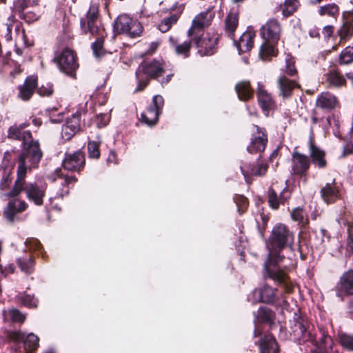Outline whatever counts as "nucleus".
I'll return each mask as SVG.
<instances>
[{"label": "nucleus", "instance_id": "nucleus-1", "mask_svg": "<svg viewBox=\"0 0 353 353\" xmlns=\"http://www.w3.org/2000/svg\"><path fill=\"white\" fill-rule=\"evenodd\" d=\"M293 241V233L284 224L275 225L268 244V258L264 263L265 278H269L278 284L283 285L287 291H290L292 286L288 283V277L284 271L286 268L285 259L279 254V252L285 247H291Z\"/></svg>", "mask_w": 353, "mask_h": 353}, {"label": "nucleus", "instance_id": "nucleus-2", "mask_svg": "<svg viewBox=\"0 0 353 353\" xmlns=\"http://www.w3.org/2000/svg\"><path fill=\"white\" fill-rule=\"evenodd\" d=\"M27 126L23 123L10 126L8 130V138L21 141L24 151L19 156L17 162L18 181L17 188L21 185L20 181L26 176L28 169L36 168L43 156L38 141H33L29 130H23Z\"/></svg>", "mask_w": 353, "mask_h": 353}, {"label": "nucleus", "instance_id": "nucleus-3", "mask_svg": "<svg viewBox=\"0 0 353 353\" xmlns=\"http://www.w3.org/2000/svg\"><path fill=\"white\" fill-rule=\"evenodd\" d=\"M81 28L85 34H90L97 38L92 45L93 54L96 58H100L105 53L103 49V39L106 36L104 28L99 20V5H90L85 17L81 19Z\"/></svg>", "mask_w": 353, "mask_h": 353}, {"label": "nucleus", "instance_id": "nucleus-4", "mask_svg": "<svg viewBox=\"0 0 353 353\" xmlns=\"http://www.w3.org/2000/svg\"><path fill=\"white\" fill-rule=\"evenodd\" d=\"M211 19V15L208 12H201L193 20L192 27L188 30V35L192 41L201 49L199 52L204 55H211L214 53L212 48H207L205 39L200 38V32L205 26H208Z\"/></svg>", "mask_w": 353, "mask_h": 353}, {"label": "nucleus", "instance_id": "nucleus-5", "mask_svg": "<svg viewBox=\"0 0 353 353\" xmlns=\"http://www.w3.org/2000/svg\"><path fill=\"white\" fill-rule=\"evenodd\" d=\"M163 62L153 60L142 63L136 71L137 87L136 91L143 90L151 78H157L164 72Z\"/></svg>", "mask_w": 353, "mask_h": 353}, {"label": "nucleus", "instance_id": "nucleus-6", "mask_svg": "<svg viewBox=\"0 0 353 353\" xmlns=\"http://www.w3.org/2000/svg\"><path fill=\"white\" fill-rule=\"evenodd\" d=\"M24 179L25 176L20 181L21 186L19 188H17V178L13 189L10 192L4 193V194L8 196H16L23 190L27 198L30 201H32L37 205H41L46 193V185L37 183H25Z\"/></svg>", "mask_w": 353, "mask_h": 353}, {"label": "nucleus", "instance_id": "nucleus-7", "mask_svg": "<svg viewBox=\"0 0 353 353\" xmlns=\"http://www.w3.org/2000/svg\"><path fill=\"white\" fill-rule=\"evenodd\" d=\"M114 28L117 33L125 34L131 38L140 36L143 31L140 22L127 14H121L117 18Z\"/></svg>", "mask_w": 353, "mask_h": 353}, {"label": "nucleus", "instance_id": "nucleus-8", "mask_svg": "<svg viewBox=\"0 0 353 353\" xmlns=\"http://www.w3.org/2000/svg\"><path fill=\"white\" fill-rule=\"evenodd\" d=\"M54 61L56 62L59 70L68 75H73L74 72L79 68L76 54L68 48H64L61 53L57 54L54 57Z\"/></svg>", "mask_w": 353, "mask_h": 353}, {"label": "nucleus", "instance_id": "nucleus-9", "mask_svg": "<svg viewBox=\"0 0 353 353\" xmlns=\"http://www.w3.org/2000/svg\"><path fill=\"white\" fill-rule=\"evenodd\" d=\"M163 104V98L161 95H155L152 99V103L141 114V121L148 126L156 125L159 120V116L162 112Z\"/></svg>", "mask_w": 353, "mask_h": 353}, {"label": "nucleus", "instance_id": "nucleus-10", "mask_svg": "<svg viewBox=\"0 0 353 353\" xmlns=\"http://www.w3.org/2000/svg\"><path fill=\"white\" fill-rule=\"evenodd\" d=\"M9 339L16 343L23 342L25 350L28 353H31L39 346V338L33 333H30L25 338L24 334L19 332H11L8 334Z\"/></svg>", "mask_w": 353, "mask_h": 353}, {"label": "nucleus", "instance_id": "nucleus-11", "mask_svg": "<svg viewBox=\"0 0 353 353\" xmlns=\"http://www.w3.org/2000/svg\"><path fill=\"white\" fill-rule=\"evenodd\" d=\"M251 142L248 146L247 150L250 153H258L263 152L268 143V137L263 129L259 128L258 125H254Z\"/></svg>", "mask_w": 353, "mask_h": 353}, {"label": "nucleus", "instance_id": "nucleus-12", "mask_svg": "<svg viewBox=\"0 0 353 353\" xmlns=\"http://www.w3.org/2000/svg\"><path fill=\"white\" fill-rule=\"evenodd\" d=\"M48 178L61 185V188L57 190L55 198H62L69 192L68 185L77 181L74 176H68L62 174L61 169H57Z\"/></svg>", "mask_w": 353, "mask_h": 353}, {"label": "nucleus", "instance_id": "nucleus-13", "mask_svg": "<svg viewBox=\"0 0 353 353\" xmlns=\"http://www.w3.org/2000/svg\"><path fill=\"white\" fill-rule=\"evenodd\" d=\"M281 26L276 19H270L261 28V36L264 41L277 43L280 39Z\"/></svg>", "mask_w": 353, "mask_h": 353}, {"label": "nucleus", "instance_id": "nucleus-14", "mask_svg": "<svg viewBox=\"0 0 353 353\" xmlns=\"http://www.w3.org/2000/svg\"><path fill=\"white\" fill-rule=\"evenodd\" d=\"M85 155L81 151L67 154L62 165L65 170L72 172H79L85 165Z\"/></svg>", "mask_w": 353, "mask_h": 353}, {"label": "nucleus", "instance_id": "nucleus-15", "mask_svg": "<svg viewBox=\"0 0 353 353\" xmlns=\"http://www.w3.org/2000/svg\"><path fill=\"white\" fill-rule=\"evenodd\" d=\"M320 192L322 199L327 204L335 203L341 195L340 185L334 179L331 183H327Z\"/></svg>", "mask_w": 353, "mask_h": 353}, {"label": "nucleus", "instance_id": "nucleus-16", "mask_svg": "<svg viewBox=\"0 0 353 353\" xmlns=\"http://www.w3.org/2000/svg\"><path fill=\"white\" fill-rule=\"evenodd\" d=\"M248 299L253 303L259 302L272 303L275 300L274 290L265 285L261 289H255Z\"/></svg>", "mask_w": 353, "mask_h": 353}, {"label": "nucleus", "instance_id": "nucleus-17", "mask_svg": "<svg viewBox=\"0 0 353 353\" xmlns=\"http://www.w3.org/2000/svg\"><path fill=\"white\" fill-rule=\"evenodd\" d=\"M37 87V77H28L23 84L18 86V97L24 101H29Z\"/></svg>", "mask_w": 353, "mask_h": 353}, {"label": "nucleus", "instance_id": "nucleus-18", "mask_svg": "<svg viewBox=\"0 0 353 353\" xmlns=\"http://www.w3.org/2000/svg\"><path fill=\"white\" fill-rule=\"evenodd\" d=\"M334 342L332 338L326 334L323 330H321V337L315 344L312 350L313 353H338L333 347Z\"/></svg>", "mask_w": 353, "mask_h": 353}, {"label": "nucleus", "instance_id": "nucleus-19", "mask_svg": "<svg viewBox=\"0 0 353 353\" xmlns=\"http://www.w3.org/2000/svg\"><path fill=\"white\" fill-rule=\"evenodd\" d=\"M310 167L308 157L298 152H294L292 154V170L297 175L304 174Z\"/></svg>", "mask_w": 353, "mask_h": 353}, {"label": "nucleus", "instance_id": "nucleus-20", "mask_svg": "<svg viewBox=\"0 0 353 353\" xmlns=\"http://www.w3.org/2000/svg\"><path fill=\"white\" fill-rule=\"evenodd\" d=\"M307 321L300 315L294 314L293 320L291 321L292 334L295 339H304L307 334Z\"/></svg>", "mask_w": 353, "mask_h": 353}, {"label": "nucleus", "instance_id": "nucleus-21", "mask_svg": "<svg viewBox=\"0 0 353 353\" xmlns=\"http://www.w3.org/2000/svg\"><path fill=\"white\" fill-rule=\"evenodd\" d=\"M256 34L251 28H248L242 34L238 41L233 39L234 45L239 50V54L249 51L253 46V39Z\"/></svg>", "mask_w": 353, "mask_h": 353}, {"label": "nucleus", "instance_id": "nucleus-22", "mask_svg": "<svg viewBox=\"0 0 353 353\" xmlns=\"http://www.w3.org/2000/svg\"><path fill=\"white\" fill-rule=\"evenodd\" d=\"M28 207L27 203L24 201H21L17 199L11 200L7 208L4 210V215L6 218L10 222L14 219V216L17 213L24 211Z\"/></svg>", "mask_w": 353, "mask_h": 353}, {"label": "nucleus", "instance_id": "nucleus-23", "mask_svg": "<svg viewBox=\"0 0 353 353\" xmlns=\"http://www.w3.org/2000/svg\"><path fill=\"white\" fill-rule=\"evenodd\" d=\"M80 129V117L77 114H73L66 120L62 128L61 133L67 139H70Z\"/></svg>", "mask_w": 353, "mask_h": 353}, {"label": "nucleus", "instance_id": "nucleus-24", "mask_svg": "<svg viewBox=\"0 0 353 353\" xmlns=\"http://www.w3.org/2000/svg\"><path fill=\"white\" fill-rule=\"evenodd\" d=\"M309 150L312 163L319 168H324L327 164L325 152L316 146L312 141H310Z\"/></svg>", "mask_w": 353, "mask_h": 353}, {"label": "nucleus", "instance_id": "nucleus-25", "mask_svg": "<svg viewBox=\"0 0 353 353\" xmlns=\"http://www.w3.org/2000/svg\"><path fill=\"white\" fill-rule=\"evenodd\" d=\"M268 203L269 205L274 210L279 208V205L284 203L290 196V193L286 189H284L279 194L277 195L276 192L273 189L268 190Z\"/></svg>", "mask_w": 353, "mask_h": 353}, {"label": "nucleus", "instance_id": "nucleus-26", "mask_svg": "<svg viewBox=\"0 0 353 353\" xmlns=\"http://www.w3.org/2000/svg\"><path fill=\"white\" fill-rule=\"evenodd\" d=\"M337 99L334 95L330 92H323L317 98L316 105L322 109L331 110L336 107Z\"/></svg>", "mask_w": 353, "mask_h": 353}, {"label": "nucleus", "instance_id": "nucleus-27", "mask_svg": "<svg viewBox=\"0 0 353 353\" xmlns=\"http://www.w3.org/2000/svg\"><path fill=\"white\" fill-rule=\"evenodd\" d=\"M277 83L281 94L283 98L290 97L293 89L298 86V83L295 81L290 80L285 76L279 77Z\"/></svg>", "mask_w": 353, "mask_h": 353}, {"label": "nucleus", "instance_id": "nucleus-28", "mask_svg": "<svg viewBox=\"0 0 353 353\" xmlns=\"http://www.w3.org/2000/svg\"><path fill=\"white\" fill-rule=\"evenodd\" d=\"M268 166L265 164L259 163L256 165L250 168L246 163L241 166L242 174L246 181L250 176H263L267 171Z\"/></svg>", "mask_w": 353, "mask_h": 353}, {"label": "nucleus", "instance_id": "nucleus-29", "mask_svg": "<svg viewBox=\"0 0 353 353\" xmlns=\"http://www.w3.org/2000/svg\"><path fill=\"white\" fill-rule=\"evenodd\" d=\"M15 12L18 13L19 17L23 19L27 23H32L37 21L41 16L40 12H37L35 9L28 10L24 6L14 5Z\"/></svg>", "mask_w": 353, "mask_h": 353}, {"label": "nucleus", "instance_id": "nucleus-30", "mask_svg": "<svg viewBox=\"0 0 353 353\" xmlns=\"http://www.w3.org/2000/svg\"><path fill=\"white\" fill-rule=\"evenodd\" d=\"M279 347L275 339L270 334L264 336L260 344V353H278Z\"/></svg>", "mask_w": 353, "mask_h": 353}, {"label": "nucleus", "instance_id": "nucleus-31", "mask_svg": "<svg viewBox=\"0 0 353 353\" xmlns=\"http://www.w3.org/2000/svg\"><path fill=\"white\" fill-rule=\"evenodd\" d=\"M276 43L264 41L260 48L259 57L263 61L270 60L272 57H276L277 50L275 48Z\"/></svg>", "mask_w": 353, "mask_h": 353}, {"label": "nucleus", "instance_id": "nucleus-32", "mask_svg": "<svg viewBox=\"0 0 353 353\" xmlns=\"http://www.w3.org/2000/svg\"><path fill=\"white\" fill-rule=\"evenodd\" d=\"M239 24V18L236 13H230L225 20V34L232 39H234V32Z\"/></svg>", "mask_w": 353, "mask_h": 353}, {"label": "nucleus", "instance_id": "nucleus-33", "mask_svg": "<svg viewBox=\"0 0 353 353\" xmlns=\"http://www.w3.org/2000/svg\"><path fill=\"white\" fill-rule=\"evenodd\" d=\"M257 97L259 103L263 110H268L273 107L274 103L271 96L259 84Z\"/></svg>", "mask_w": 353, "mask_h": 353}, {"label": "nucleus", "instance_id": "nucleus-34", "mask_svg": "<svg viewBox=\"0 0 353 353\" xmlns=\"http://www.w3.org/2000/svg\"><path fill=\"white\" fill-rule=\"evenodd\" d=\"M236 91L240 100L246 101L253 95V91L248 81H242L236 84Z\"/></svg>", "mask_w": 353, "mask_h": 353}, {"label": "nucleus", "instance_id": "nucleus-35", "mask_svg": "<svg viewBox=\"0 0 353 353\" xmlns=\"http://www.w3.org/2000/svg\"><path fill=\"white\" fill-rule=\"evenodd\" d=\"M3 319L5 322H19L25 320V316L15 308H9L3 311Z\"/></svg>", "mask_w": 353, "mask_h": 353}, {"label": "nucleus", "instance_id": "nucleus-36", "mask_svg": "<svg viewBox=\"0 0 353 353\" xmlns=\"http://www.w3.org/2000/svg\"><path fill=\"white\" fill-rule=\"evenodd\" d=\"M341 287L347 294H353V270L348 271L343 275Z\"/></svg>", "mask_w": 353, "mask_h": 353}, {"label": "nucleus", "instance_id": "nucleus-37", "mask_svg": "<svg viewBox=\"0 0 353 353\" xmlns=\"http://www.w3.org/2000/svg\"><path fill=\"white\" fill-rule=\"evenodd\" d=\"M327 81L335 87H340L345 84V79L337 71L332 70L327 74Z\"/></svg>", "mask_w": 353, "mask_h": 353}, {"label": "nucleus", "instance_id": "nucleus-38", "mask_svg": "<svg viewBox=\"0 0 353 353\" xmlns=\"http://www.w3.org/2000/svg\"><path fill=\"white\" fill-rule=\"evenodd\" d=\"M339 12L338 6L335 3H330L323 6H321L319 13L321 16L327 15L331 17L336 18Z\"/></svg>", "mask_w": 353, "mask_h": 353}, {"label": "nucleus", "instance_id": "nucleus-39", "mask_svg": "<svg viewBox=\"0 0 353 353\" xmlns=\"http://www.w3.org/2000/svg\"><path fill=\"white\" fill-rule=\"evenodd\" d=\"M17 299L21 304L29 307H35L38 303V300L33 295L26 293H19Z\"/></svg>", "mask_w": 353, "mask_h": 353}, {"label": "nucleus", "instance_id": "nucleus-40", "mask_svg": "<svg viewBox=\"0 0 353 353\" xmlns=\"http://www.w3.org/2000/svg\"><path fill=\"white\" fill-rule=\"evenodd\" d=\"M282 14L284 17H288L292 15L297 8L296 0H285L283 5L280 6Z\"/></svg>", "mask_w": 353, "mask_h": 353}, {"label": "nucleus", "instance_id": "nucleus-41", "mask_svg": "<svg viewBox=\"0 0 353 353\" xmlns=\"http://www.w3.org/2000/svg\"><path fill=\"white\" fill-rule=\"evenodd\" d=\"M341 345L348 351L353 352V334L341 333L339 335Z\"/></svg>", "mask_w": 353, "mask_h": 353}, {"label": "nucleus", "instance_id": "nucleus-42", "mask_svg": "<svg viewBox=\"0 0 353 353\" xmlns=\"http://www.w3.org/2000/svg\"><path fill=\"white\" fill-rule=\"evenodd\" d=\"M17 263L21 271L30 274L32 271L34 259L29 256L26 258H19Z\"/></svg>", "mask_w": 353, "mask_h": 353}, {"label": "nucleus", "instance_id": "nucleus-43", "mask_svg": "<svg viewBox=\"0 0 353 353\" xmlns=\"http://www.w3.org/2000/svg\"><path fill=\"white\" fill-rule=\"evenodd\" d=\"M272 317V311L265 307H261L256 315L254 323L256 322H268L271 321Z\"/></svg>", "mask_w": 353, "mask_h": 353}, {"label": "nucleus", "instance_id": "nucleus-44", "mask_svg": "<svg viewBox=\"0 0 353 353\" xmlns=\"http://www.w3.org/2000/svg\"><path fill=\"white\" fill-rule=\"evenodd\" d=\"M178 15L172 14V16L165 18L159 25V29L161 32H168L171 26L174 24L178 20Z\"/></svg>", "mask_w": 353, "mask_h": 353}, {"label": "nucleus", "instance_id": "nucleus-45", "mask_svg": "<svg viewBox=\"0 0 353 353\" xmlns=\"http://www.w3.org/2000/svg\"><path fill=\"white\" fill-rule=\"evenodd\" d=\"M291 217L293 221L298 222L300 224L305 225L307 223L306 214L301 208H296L291 212Z\"/></svg>", "mask_w": 353, "mask_h": 353}, {"label": "nucleus", "instance_id": "nucleus-46", "mask_svg": "<svg viewBox=\"0 0 353 353\" xmlns=\"http://www.w3.org/2000/svg\"><path fill=\"white\" fill-rule=\"evenodd\" d=\"M99 141H90L88 143L89 157L99 159L100 157Z\"/></svg>", "mask_w": 353, "mask_h": 353}, {"label": "nucleus", "instance_id": "nucleus-47", "mask_svg": "<svg viewBox=\"0 0 353 353\" xmlns=\"http://www.w3.org/2000/svg\"><path fill=\"white\" fill-rule=\"evenodd\" d=\"M353 61V47L345 48L340 54V63L349 64Z\"/></svg>", "mask_w": 353, "mask_h": 353}, {"label": "nucleus", "instance_id": "nucleus-48", "mask_svg": "<svg viewBox=\"0 0 353 353\" xmlns=\"http://www.w3.org/2000/svg\"><path fill=\"white\" fill-rule=\"evenodd\" d=\"M191 41H185L183 43L175 46V52L177 54L184 55L185 57L189 56Z\"/></svg>", "mask_w": 353, "mask_h": 353}, {"label": "nucleus", "instance_id": "nucleus-49", "mask_svg": "<svg viewBox=\"0 0 353 353\" xmlns=\"http://www.w3.org/2000/svg\"><path fill=\"white\" fill-rule=\"evenodd\" d=\"M353 32V26L346 22L340 28L339 33L342 39H346L352 36Z\"/></svg>", "mask_w": 353, "mask_h": 353}, {"label": "nucleus", "instance_id": "nucleus-50", "mask_svg": "<svg viewBox=\"0 0 353 353\" xmlns=\"http://www.w3.org/2000/svg\"><path fill=\"white\" fill-rule=\"evenodd\" d=\"M285 73L290 76H294L296 74L297 70L294 65V60L292 57L288 56L285 59Z\"/></svg>", "mask_w": 353, "mask_h": 353}, {"label": "nucleus", "instance_id": "nucleus-51", "mask_svg": "<svg viewBox=\"0 0 353 353\" xmlns=\"http://www.w3.org/2000/svg\"><path fill=\"white\" fill-rule=\"evenodd\" d=\"M12 183V179L10 176V172H7L6 170L3 172V176L1 181L0 182V190L1 191L6 190Z\"/></svg>", "mask_w": 353, "mask_h": 353}, {"label": "nucleus", "instance_id": "nucleus-52", "mask_svg": "<svg viewBox=\"0 0 353 353\" xmlns=\"http://www.w3.org/2000/svg\"><path fill=\"white\" fill-rule=\"evenodd\" d=\"M53 92L52 86L50 83L42 85L37 89V92L40 96H50Z\"/></svg>", "mask_w": 353, "mask_h": 353}, {"label": "nucleus", "instance_id": "nucleus-53", "mask_svg": "<svg viewBox=\"0 0 353 353\" xmlns=\"http://www.w3.org/2000/svg\"><path fill=\"white\" fill-rule=\"evenodd\" d=\"M25 243L30 250L39 251L42 248L41 244L40 243L39 240L36 239H27Z\"/></svg>", "mask_w": 353, "mask_h": 353}, {"label": "nucleus", "instance_id": "nucleus-54", "mask_svg": "<svg viewBox=\"0 0 353 353\" xmlns=\"http://www.w3.org/2000/svg\"><path fill=\"white\" fill-rule=\"evenodd\" d=\"M235 202L238 207L239 212H243L244 209L246 208L248 205V200L245 197L243 196H239L235 198Z\"/></svg>", "mask_w": 353, "mask_h": 353}, {"label": "nucleus", "instance_id": "nucleus-55", "mask_svg": "<svg viewBox=\"0 0 353 353\" xmlns=\"http://www.w3.org/2000/svg\"><path fill=\"white\" fill-rule=\"evenodd\" d=\"M39 0H19L16 4L19 6H24L26 8L37 5Z\"/></svg>", "mask_w": 353, "mask_h": 353}, {"label": "nucleus", "instance_id": "nucleus-56", "mask_svg": "<svg viewBox=\"0 0 353 353\" xmlns=\"http://www.w3.org/2000/svg\"><path fill=\"white\" fill-rule=\"evenodd\" d=\"M14 19L13 16H10L8 17V22L6 23L8 33L6 34V37L8 41L11 39L10 32L12 30V23H14Z\"/></svg>", "mask_w": 353, "mask_h": 353}, {"label": "nucleus", "instance_id": "nucleus-57", "mask_svg": "<svg viewBox=\"0 0 353 353\" xmlns=\"http://www.w3.org/2000/svg\"><path fill=\"white\" fill-rule=\"evenodd\" d=\"M98 125H100V127H103L108 123L110 121V117L106 114H101L98 116Z\"/></svg>", "mask_w": 353, "mask_h": 353}, {"label": "nucleus", "instance_id": "nucleus-58", "mask_svg": "<svg viewBox=\"0 0 353 353\" xmlns=\"http://www.w3.org/2000/svg\"><path fill=\"white\" fill-rule=\"evenodd\" d=\"M333 27L332 26H326L323 29V33L325 36L330 37L332 34Z\"/></svg>", "mask_w": 353, "mask_h": 353}, {"label": "nucleus", "instance_id": "nucleus-59", "mask_svg": "<svg viewBox=\"0 0 353 353\" xmlns=\"http://www.w3.org/2000/svg\"><path fill=\"white\" fill-rule=\"evenodd\" d=\"M319 235L321 236V241L323 243L325 242V239L327 240L330 239V236L328 235L327 232L325 229H321Z\"/></svg>", "mask_w": 353, "mask_h": 353}, {"label": "nucleus", "instance_id": "nucleus-60", "mask_svg": "<svg viewBox=\"0 0 353 353\" xmlns=\"http://www.w3.org/2000/svg\"><path fill=\"white\" fill-rule=\"evenodd\" d=\"M107 161L108 163H114V164L117 163L116 161V154L114 152L110 151Z\"/></svg>", "mask_w": 353, "mask_h": 353}, {"label": "nucleus", "instance_id": "nucleus-61", "mask_svg": "<svg viewBox=\"0 0 353 353\" xmlns=\"http://www.w3.org/2000/svg\"><path fill=\"white\" fill-rule=\"evenodd\" d=\"M169 41H170V44L172 46H174V48L176 46H178L176 44V42H177L176 39L175 38H174L173 37H170Z\"/></svg>", "mask_w": 353, "mask_h": 353}, {"label": "nucleus", "instance_id": "nucleus-62", "mask_svg": "<svg viewBox=\"0 0 353 353\" xmlns=\"http://www.w3.org/2000/svg\"><path fill=\"white\" fill-rule=\"evenodd\" d=\"M157 46H158V43H151V45H150V50H152V52H153L156 50Z\"/></svg>", "mask_w": 353, "mask_h": 353}, {"label": "nucleus", "instance_id": "nucleus-63", "mask_svg": "<svg viewBox=\"0 0 353 353\" xmlns=\"http://www.w3.org/2000/svg\"><path fill=\"white\" fill-rule=\"evenodd\" d=\"M277 154H278V150H275L271 154L270 156V159H272L273 158H274L275 157L277 156Z\"/></svg>", "mask_w": 353, "mask_h": 353}, {"label": "nucleus", "instance_id": "nucleus-64", "mask_svg": "<svg viewBox=\"0 0 353 353\" xmlns=\"http://www.w3.org/2000/svg\"><path fill=\"white\" fill-rule=\"evenodd\" d=\"M346 77L349 79H353V72L347 73Z\"/></svg>", "mask_w": 353, "mask_h": 353}]
</instances>
